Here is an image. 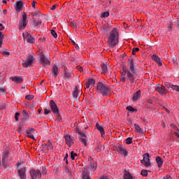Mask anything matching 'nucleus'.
I'll return each instance as SVG.
<instances>
[{
	"mask_svg": "<svg viewBox=\"0 0 179 179\" xmlns=\"http://www.w3.org/2000/svg\"><path fill=\"white\" fill-rule=\"evenodd\" d=\"M108 40V43L112 48H114L115 45H118L120 34L118 33L117 28H113V30L110 31Z\"/></svg>",
	"mask_w": 179,
	"mask_h": 179,
	"instance_id": "1",
	"label": "nucleus"
},
{
	"mask_svg": "<svg viewBox=\"0 0 179 179\" xmlns=\"http://www.w3.org/2000/svg\"><path fill=\"white\" fill-rule=\"evenodd\" d=\"M97 93H101L103 96H110L111 90H110V87L103 83H99L96 86Z\"/></svg>",
	"mask_w": 179,
	"mask_h": 179,
	"instance_id": "2",
	"label": "nucleus"
},
{
	"mask_svg": "<svg viewBox=\"0 0 179 179\" xmlns=\"http://www.w3.org/2000/svg\"><path fill=\"white\" fill-rule=\"evenodd\" d=\"M34 62V57L33 55H30L27 57L26 61L22 62L23 68H29V66H31L33 65V62Z\"/></svg>",
	"mask_w": 179,
	"mask_h": 179,
	"instance_id": "3",
	"label": "nucleus"
},
{
	"mask_svg": "<svg viewBox=\"0 0 179 179\" xmlns=\"http://www.w3.org/2000/svg\"><path fill=\"white\" fill-rule=\"evenodd\" d=\"M31 179H41V172L40 170L31 169L29 171Z\"/></svg>",
	"mask_w": 179,
	"mask_h": 179,
	"instance_id": "4",
	"label": "nucleus"
},
{
	"mask_svg": "<svg viewBox=\"0 0 179 179\" xmlns=\"http://www.w3.org/2000/svg\"><path fill=\"white\" fill-rule=\"evenodd\" d=\"M116 150L119 153V155H121L124 157H127V156H128V151H127L125 147H124L123 145H117L116 146Z\"/></svg>",
	"mask_w": 179,
	"mask_h": 179,
	"instance_id": "5",
	"label": "nucleus"
},
{
	"mask_svg": "<svg viewBox=\"0 0 179 179\" xmlns=\"http://www.w3.org/2000/svg\"><path fill=\"white\" fill-rule=\"evenodd\" d=\"M124 75H127L128 80L130 82L131 85L135 83V75L133 73L129 71V70L125 69H124Z\"/></svg>",
	"mask_w": 179,
	"mask_h": 179,
	"instance_id": "6",
	"label": "nucleus"
},
{
	"mask_svg": "<svg viewBox=\"0 0 179 179\" xmlns=\"http://www.w3.org/2000/svg\"><path fill=\"white\" fill-rule=\"evenodd\" d=\"M23 38L24 40H27V43H29V44H34L36 41V38L31 36L29 32H24L22 34Z\"/></svg>",
	"mask_w": 179,
	"mask_h": 179,
	"instance_id": "7",
	"label": "nucleus"
},
{
	"mask_svg": "<svg viewBox=\"0 0 179 179\" xmlns=\"http://www.w3.org/2000/svg\"><path fill=\"white\" fill-rule=\"evenodd\" d=\"M49 107H50V110L53 114H58L59 113V109H58V106L54 101V100H50L49 102Z\"/></svg>",
	"mask_w": 179,
	"mask_h": 179,
	"instance_id": "8",
	"label": "nucleus"
},
{
	"mask_svg": "<svg viewBox=\"0 0 179 179\" xmlns=\"http://www.w3.org/2000/svg\"><path fill=\"white\" fill-rule=\"evenodd\" d=\"M77 134H78V135H80V136H78L79 138V141H80L83 145H85V146H87V136H86V134H85V133L80 131V130H77Z\"/></svg>",
	"mask_w": 179,
	"mask_h": 179,
	"instance_id": "9",
	"label": "nucleus"
},
{
	"mask_svg": "<svg viewBox=\"0 0 179 179\" xmlns=\"http://www.w3.org/2000/svg\"><path fill=\"white\" fill-rule=\"evenodd\" d=\"M150 155L149 153H145L143 156V159L141 161V163L145 167H150Z\"/></svg>",
	"mask_w": 179,
	"mask_h": 179,
	"instance_id": "10",
	"label": "nucleus"
},
{
	"mask_svg": "<svg viewBox=\"0 0 179 179\" xmlns=\"http://www.w3.org/2000/svg\"><path fill=\"white\" fill-rule=\"evenodd\" d=\"M64 139L66 141V145L69 146V148H71L74 143H75V137L71 136V135H66L64 136Z\"/></svg>",
	"mask_w": 179,
	"mask_h": 179,
	"instance_id": "11",
	"label": "nucleus"
},
{
	"mask_svg": "<svg viewBox=\"0 0 179 179\" xmlns=\"http://www.w3.org/2000/svg\"><path fill=\"white\" fill-rule=\"evenodd\" d=\"M27 15L26 14V13H24L22 14V20L19 24L20 29H21L22 30H23V29H25L26 26H27Z\"/></svg>",
	"mask_w": 179,
	"mask_h": 179,
	"instance_id": "12",
	"label": "nucleus"
},
{
	"mask_svg": "<svg viewBox=\"0 0 179 179\" xmlns=\"http://www.w3.org/2000/svg\"><path fill=\"white\" fill-rule=\"evenodd\" d=\"M42 148L43 152H47L48 150H50L52 152V150L54 149V146H52V143L48 141L46 144L42 145Z\"/></svg>",
	"mask_w": 179,
	"mask_h": 179,
	"instance_id": "13",
	"label": "nucleus"
},
{
	"mask_svg": "<svg viewBox=\"0 0 179 179\" xmlns=\"http://www.w3.org/2000/svg\"><path fill=\"white\" fill-rule=\"evenodd\" d=\"M50 58L45 57L44 55H41L40 56V62L41 64H43V65H50Z\"/></svg>",
	"mask_w": 179,
	"mask_h": 179,
	"instance_id": "14",
	"label": "nucleus"
},
{
	"mask_svg": "<svg viewBox=\"0 0 179 179\" xmlns=\"http://www.w3.org/2000/svg\"><path fill=\"white\" fill-rule=\"evenodd\" d=\"M129 72L131 73H134V75H137L138 73V69L135 68V66L134 64V59H130L129 62Z\"/></svg>",
	"mask_w": 179,
	"mask_h": 179,
	"instance_id": "15",
	"label": "nucleus"
},
{
	"mask_svg": "<svg viewBox=\"0 0 179 179\" xmlns=\"http://www.w3.org/2000/svg\"><path fill=\"white\" fill-rule=\"evenodd\" d=\"M32 26L33 27H36V29H38L43 26V22L41 21V19H34L32 22Z\"/></svg>",
	"mask_w": 179,
	"mask_h": 179,
	"instance_id": "16",
	"label": "nucleus"
},
{
	"mask_svg": "<svg viewBox=\"0 0 179 179\" xmlns=\"http://www.w3.org/2000/svg\"><path fill=\"white\" fill-rule=\"evenodd\" d=\"M18 176L20 179H26V168L25 167L18 170Z\"/></svg>",
	"mask_w": 179,
	"mask_h": 179,
	"instance_id": "17",
	"label": "nucleus"
},
{
	"mask_svg": "<svg viewBox=\"0 0 179 179\" xmlns=\"http://www.w3.org/2000/svg\"><path fill=\"white\" fill-rule=\"evenodd\" d=\"M8 156H9V150H6L4 152H3V154L1 155V162L3 166H5V161L6 159H8Z\"/></svg>",
	"mask_w": 179,
	"mask_h": 179,
	"instance_id": "18",
	"label": "nucleus"
},
{
	"mask_svg": "<svg viewBox=\"0 0 179 179\" xmlns=\"http://www.w3.org/2000/svg\"><path fill=\"white\" fill-rule=\"evenodd\" d=\"M96 129H98V131H99V132L101 133V136L102 138H104L105 135H106V131H104V128L102 127L101 125H100L99 123L96 124Z\"/></svg>",
	"mask_w": 179,
	"mask_h": 179,
	"instance_id": "19",
	"label": "nucleus"
},
{
	"mask_svg": "<svg viewBox=\"0 0 179 179\" xmlns=\"http://www.w3.org/2000/svg\"><path fill=\"white\" fill-rule=\"evenodd\" d=\"M152 59H153V61H155L159 65V66H162V65H163L162 59H160V57H159V56L153 55L152 56Z\"/></svg>",
	"mask_w": 179,
	"mask_h": 179,
	"instance_id": "20",
	"label": "nucleus"
},
{
	"mask_svg": "<svg viewBox=\"0 0 179 179\" xmlns=\"http://www.w3.org/2000/svg\"><path fill=\"white\" fill-rule=\"evenodd\" d=\"M155 90L159 93V94H164L166 93V90L164 89V87L159 85L157 87H155Z\"/></svg>",
	"mask_w": 179,
	"mask_h": 179,
	"instance_id": "21",
	"label": "nucleus"
},
{
	"mask_svg": "<svg viewBox=\"0 0 179 179\" xmlns=\"http://www.w3.org/2000/svg\"><path fill=\"white\" fill-rule=\"evenodd\" d=\"M10 79L15 83H22L23 82V78L22 76H14L11 77Z\"/></svg>",
	"mask_w": 179,
	"mask_h": 179,
	"instance_id": "22",
	"label": "nucleus"
},
{
	"mask_svg": "<svg viewBox=\"0 0 179 179\" xmlns=\"http://www.w3.org/2000/svg\"><path fill=\"white\" fill-rule=\"evenodd\" d=\"M52 73L55 78H57V76H58V66L55 64L53 65L52 68Z\"/></svg>",
	"mask_w": 179,
	"mask_h": 179,
	"instance_id": "23",
	"label": "nucleus"
},
{
	"mask_svg": "<svg viewBox=\"0 0 179 179\" xmlns=\"http://www.w3.org/2000/svg\"><path fill=\"white\" fill-rule=\"evenodd\" d=\"M23 1H18L15 6L16 12H20L23 8Z\"/></svg>",
	"mask_w": 179,
	"mask_h": 179,
	"instance_id": "24",
	"label": "nucleus"
},
{
	"mask_svg": "<svg viewBox=\"0 0 179 179\" xmlns=\"http://www.w3.org/2000/svg\"><path fill=\"white\" fill-rule=\"evenodd\" d=\"M141 99V90H138L136 93L134 94L132 100L133 101H136Z\"/></svg>",
	"mask_w": 179,
	"mask_h": 179,
	"instance_id": "25",
	"label": "nucleus"
},
{
	"mask_svg": "<svg viewBox=\"0 0 179 179\" xmlns=\"http://www.w3.org/2000/svg\"><path fill=\"white\" fill-rule=\"evenodd\" d=\"M22 115L23 117L22 120L24 121H27V120H29V118H30V115H29V113H27V111H26L25 110H22Z\"/></svg>",
	"mask_w": 179,
	"mask_h": 179,
	"instance_id": "26",
	"label": "nucleus"
},
{
	"mask_svg": "<svg viewBox=\"0 0 179 179\" xmlns=\"http://www.w3.org/2000/svg\"><path fill=\"white\" fill-rule=\"evenodd\" d=\"M156 162H157V164L159 169L162 168V166H163V159H162V157H157Z\"/></svg>",
	"mask_w": 179,
	"mask_h": 179,
	"instance_id": "27",
	"label": "nucleus"
},
{
	"mask_svg": "<svg viewBox=\"0 0 179 179\" xmlns=\"http://www.w3.org/2000/svg\"><path fill=\"white\" fill-rule=\"evenodd\" d=\"M78 94H79V88L78 87V85H76L75 88H74V90L73 92V99H78Z\"/></svg>",
	"mask_w": 179,
	"mask_h": 179,
	"instance_id": "28",
	"label": "nucleus"
},
{
	"mask_svg": "<svg viewBox=\"0 0 179 179\" xmlns=\"http://www.w3.org/2000/svg\"><path fill=\"white\" fill-rule=\"evenodd\" d=\"M134 125L135 131L138 132V134H143V129H142V128H141V127L138 125V124H134Z\"/></svg>",
	"mask_w": 179,
	"mask_h": 179,
	"instance_id": "29",
	"label": "nucleus"
},
{
	"mask_svg": "<svg viewBox=\"0 0 179 179\" xmlns=\"http://www.w3.org/2000/svg\"><path fill=\"white\" fill-rule=\"evenodd\" d=\"M83 179H91L90 176H89V173L86 171H83L82 173Z\"/></svg>",
	"mask_w": 179,
	"mask_h": 179,
	"instance_id": "30",
	"label": "nucleus"
},
{
	"mask_svg": "<svg viewBox=\"0 0 179 179\" xmlns=\"http://www.w3.org/2000/svg\"><path fill=\"white\" fill-rule=\"evenodd\" d=\"M126 110H127V111H129V113H134L138 111V110H136V108H134V107L129 106L126 108Z\"/></svg>",
	"mask_w": 179,
	"mask_h": 179,
	"instance_id": "31",
	"label": "nucleus"
},
{
	"mask_svg": "<svg viewBox=\"0 0 179 179\" xmlns=\"http://www.w3.org/2000/svg\"><path fill=\"white\" fill-rule=\"evenodd\" d=\"M101 71L103 73H107V72L108 71V69L107 68V65L103 64L101 65Z\"/></svg>",
	"mask_w": 179,
	"mask_h": 179,
	"instance_id": "32",
	"label": "nucleus"
},
{
	"mask_svg": "<svg viewBox=\"0 0 179 179\" xmlns=\"http://www.w3.org/2000/svg\"><path fill=\"white\" fill-rule=\"evenodd\" d=\"M108 16H110V12L106 11L101 14V17L102 19H106V17H108Z\"/></svg>",
	"mask_w": 179,
	"mask_h": 179,
	"instance_id": "33",
	"label": "nucleus"
},
{
	"mask_svg": "<svg viewBox=\"0 0 179 179\" xmlns=\"http://www.w3.org/2000/svg\"><path fill=\"white\" fill-rule=\"evenodd\" d=\"M56 115V120L58 122H62V117H61V115H59V112H58V114H55Z\"/></svg>",
	"mask_w": 179,
	"mask_h": 179,
	"instance_id": "34",
	"label": "nucleus"
},
{
	"mask_svg": "<svg viewBox=\"0 0 179 179\" xmlns=\"http://www.w3.org/2000/svg\"><path fill=\"white\" fill-rule=\"evenodd\" d=\"M87 83L91 85V86H94V85L96 84V80H94V79L91 78L89 79Z\"/></svg>",
	"mask_w": 179,
	"mask_h": 179,
	"instance_id": "35",
	"label": "nucleus"
},
{
	"mask_svg": "<svg viewBox=\"0 0 179 179\" xmlns=\"http://www.w3.org/2000/svg\"><path fill=\"white\" fill-rule=\"evenodd\" d=\"M2 43H3V35L0 31V48H2Z\"/></svg>",
	"mask_w": 179,
	"mask_h": 179,
	"instance_id": "36",
	"label": "nucleus"
},
{
	"mask_svg": "<svg viewBox=\"0 0 179 179\" xmlns=\"http://www.w3.org/2000/svg\"><path fill=\"white\" fill-rule=\"evenodd\" d=\"M75 157H78V154L73 152V151L71 152V159L72 160H75Z\"/></svg>",
	"mask_w": 179,
	"mask_h": 179,
	"instance_id": "37",
	"label": "nucleus"
},
{
	"mask_svg": "<svg viewBox=\"0 0 179 179\" xmlns=\"http://www.w3.org/2000/svg\"><path fill=\"white\" fill-rule=\"evenodd\" d=\"M64 76L67 80H69V79H71V73H68V71L64 72Z\"/></svg>",
	"mask_w": 179,
	"mask_h": 179,
	"instance_id": "38",
	"label": "nucleus"
},
{
	"mask_svg": "<svg viewBox=\"0 0 179 179\" xmlns=\"http://www.w3.org/2000/svg\"><path fill=\"white\" fill-rule=\"evenodd\" d=\"M41 176H46L47 174V168L45 166L42 167Z\"/></svg>",
	"mask_w": 179,
	"mask_h": 179,
	"instance_id": "39",
	"label": "nucleus"
},
{
	"mask_svg": "<svg viewBox=\"0 0 179 179\" xmlns=\"http://www.w3.org/2000/svg\"><path fill=\"white\" fill-rule=\"evenodd\" d=\"M141 176H143V177H148V171L143 169L141 171Z\"/></svg>",
	"mask_w": 179,
	"mask_h": 179,
	"instance_id": "40",
	"label": "nucleus"
},
{
	"mask_svg": "<svg viewBox=\"0 0 179 179\" xmlns=\"http://www.w3.org/2000/svg\"><path fill=\"white\" fill-rule=\"evenodd\" d=\"M50 32H51L52 36H53V37H54L55 38H57V37H58V34H57V32L55 31V30L52 29V30L50 31Z\"/></svg>",
	"mask_w": 179,
	"mask_h": 179,
	"instance_id": "41",
	"label": "nucleus"
},
{
	"mask_svg": "<svg viewBox=\"0 0 179 179\" xmlns=\"http://www.w3.org/2000/svg\"><path fill=\"white\" fill-rule=\"evenodd\" d=\"M124 179H132V176L130 173H125L124 176Z\"/></svg>",
	"mask_w": 179,
	"mask_h": 179,
	"instance_id": "42",
	"label": "nucleus"
},
{
	"mask_svg": "<svg viewBox=\"0 0 179 179\" xmlns=\"http://www.w3.org/2000/svg\"><path fill=\"white\" fill-rule=\"evenodd\" d=\"M126 143H127V145H131V143H132V138L128 137L126 139Z\"/></svg>",
	"mask_w": 179,
	"mask_h": 179,
	"instance_id": "43",
	"label": "nucleus"
},
{
	"mask_svg": "<svg viewBox=\"0 0 179 179\" xmlns=\"http://www.w3.org/2000/svg\"><path fill=\"white\" fill-rule=\"evenodd\" d=\"M19 117H20V113L16 112L15 114V121H19Z\"/></svg>",
	"mask_w": 179,
	"mask_h": 179,
	"instance_id": "44",
	"label": "nucleus"
},
{
	"mask_svg": "<svg viewBox=\"0 0 179 179\" xmlns=\"http://www.w3.org/2000/svg\"><path fill=\"white\" fill-rule=\"evenodd\" d=\"M25 99L27 100H33V99H34V96L31 94H28L25 96Z\"/></svg>",
	"mask_w": 179,
	"mask_h": 179,
	"instance_id": "45",
	"label": "nucleus"
},
{
	"mask_svg": "<svg viewBox=\"0 0 179 179\" xmlns=\"http://www.w3.org/2000/svg\"><path fill=\"white\" fill-rule=\"evenodd\" d=\"M172 90H175V92H179V86L178 85H172Z\"/></svg>",
	"mask_w": 179,
	"mask_h": 179,
	"instance_id": "46",
	"label": "nucleus"
},
{
	"mask_svg": "<svg viewBox=\"0 0 179 179\" xmlns=\"http://www.w3.org/2000/svg\"><path fill=\"white\" fill-rule=\"evenodd\" d=\"M165 86H166V87H167V89H172L173 84H171L170 83H166Z\"/></svg>",
	"mask_w": 179,
	"mask_h": 179,
	"instance_id": "47",
	"label": "nucleus"
},
{
	"mask_svg": "<svg viewBox=\"0 0 179 179\" xmlns=\"http://www.w3.org/2000/svg\"><path fill=\"white\" fill-rule=\"evenodd\" d=\"M138 51H139V48H134L132 50V55H135Z\"/></svg>",
	"mask_w": 179,
	"mask_h": 179,
	"instance_id": "48",
	"label": "nucleus"
},
{
	"mask_svg": "<svg viewBox=\"0 0 179 179\" xmlns=\"http://www.w3.org/2000/svg\"><path fill=\"white\" fill-rule=\"evenodd\" d=\"M1 54L2 55H3V57H8V55H10L9 52H6V51H2Z\"/></svg>",
	"mask_w": 179,
	"mask_h": 179,
	"instance_id": "49",
	"label": "nucleus"
},
{
	"mask_svg": "<svg viewBox=\"0 0 179 179\" xmlns=\"http://www.w3.org/2000/svg\"><path fill=\"white\" fill-rule=\"evenodd\" d=\"M34 132V129H29L27 131V134L28 135H30V134H33Z\"/></svg>",
	"mask_w": 179,
	"mask_h": 179,
	"instance_id": "50",
	"label": "nucleus"
},
{
	"mask_svg": "<svg viewBox=\"0 0 179 179\" xmlns=\"http://www.w3.org/2000/svg\"><path fill=\"white\" fill-rule=\"evenodd\" d=\"M171 127H172V128H173V129H175V131H179L178 127H177V126H176V124H171Z\"/></svg>",
	"mask_w": 179,
	"mask_h": 179,
	"instance_id": "51",
	"label": "nucleus"
},
{
	"mask_svg": "<svg viewBox=\"0 0 179 179\" xmlns=\"http://www.w3.org/2000/svg\"><path fill=\"white\" fill-rule=\"evenodd\" d=\"M50 113H51V110H48L47 108L45 109V112H44L45 115L50 114Z\"/></svg>",
	"mask_w": 179,
	"mask_h": 179,
	"instance_id": "52",
	"label": "nucleus"
},
{
	"mask_svg": "<svg viewBox=\"0 0 179 179\" xmlns=\"http://www.w3.org/2000/svg\"><path fill=\"white\" fill-rule=\"evenodd\" d=\"M6 108V105L5 103L0 105V110H5Z\"/></svg>",
	"mask_w": 179,
	"mask_h": 179,
	"instance_id": "53",
	"label": "nucleus"
},
{
	"mask_svg": "<svg viewBox=\"0 0 179 179\" xmlns=\"http://www.w3.org/2000/svg\"><path fill=\"white\" fill-rule=\"evenodd\" d=\"M126 80H127V78L122 77V76L121 77L120 81H121L122 83H125Z\"/></svg>",
	"mask_w": 179,
	"mask_h": 179,
	"instance_id": "54",
	"label": "nucleus"
},
{
	"mask_svg": "<svg viewBox=\"0 0 179 179\" xmlns=\"http://www.w3.org/2000/svg\"><path fill=\"white\" fill-rule=\"evenodd\" d=\"M91 167H92V169H94V170H96V169H97V164L94 163L91 165Z\"/></svg>",
	"mask_w": 179,
	"mask_h": 179,
	"instance_id": "55",
	"label": "nucleus"
},
{
	"mask_svg": "<svg viewBox=\"0 0 179 179\" xmlns=\"http://www.w3.org/2000/svg\"><path fill=\"white\" fill-rule=\"evenodd\" d=\"M57 8V4H55L50 8V10H55V8Z\"/></svg>",
	"mask_w": 179,
	"mask_h": 179,
	"instance_id": "56",
	"label": "nucleus"
},
{
	"mask_svg": "<svg viewBox=\"0 0 179 179\" xmlns=\"http://www.w3.org/2000/svg\"><path fill=\"white\" fill-rule=\"evenodd\" d=\"M36 3H37V1H33V3H32V8H36Z\"/></svg>",
	"mask_w": 179,
	"mask_h": 179,
	"instance_id": "57",
	"label": "nucleus"
},
{
	"mask_svg": "<svg viewBox=\"0 0 179 179\" xmlns=\"http://www.w3.org/2000/svg\"><path fill=\"white\" fill-rule=\"evenodd\" d=\"M173 134L175 135V136H177V138H178L179 139V133L177 131H174Z\"/></svg>",
	"mask_w": 179,
	"mask_h": 179,
	"instance_id": "58",
	"label": "nucleus"
},
{
	"mask_svg": "<svg viewBox=\"0 0 179 179\" xmlns=\"http://www.w3.org/2000/svg\"><path fill=\"white\" fill-rule=\"evenodd\" d=\"M28 138H31V139H34V135L30 134L28 135Z\"/></svg>",
	"mask_w": 179,
	"mask_h": 179,
	"instance_id": "59",
	"label": "nucleus"
},
{
	"mask_svg": "<svg viewBox=\"0 0 179 179\" xmlns=\"http://www.w3.org/2000/svg\"><path fill=\"white\" fill-rule=\"evenodd\" d=\"M5 29V27L2 25V24H0V30H4Z\"/></svg>",
	"mask_w": 179,
	"mask_h": 179,
	"instance_id": "60",
	"label": "nucleus"
},
{
	"mask_svg": "<svg viewBox=\"0 0 179 179\" xmlns=\"http://www.w3.org/2000/svg\"><path fill=\"white\" fill-rule=\"evenodd\" d=\"M90 86L91 85L87 82V83H86V89H90Z\"/></svg>",
	"mask_w": 179,
	"mask_h": 179,
	"instance_id": "61",
	"label": "nucleus"
},
{
	"mask_svg": "<svg viewBox=\"0 0 179 179\" xmlns=\"http://www.w3.org/2000/svg\"><path fill=\"white\" fill-rule=\"evenodd\" d=\"M78 69L80 72H83V67H78Z\"/></svg>",
	"mask_w": 179,
	"mask_h": 179,
	"instance_id": "62",
	"label": "nucleus"
},
{
	"mask_svg": "<svg viewBox=\"0 0 179 179\" xmlns=\"http://www.w3.org/2000/svg\"><path fill=\"white\" fill-rule=\"evenodd\" d=\"M0 92L1 93H5V89L0 87Z\"/></svg>",
	"mask_w": 179,
	"mask_h": 179,
	"instance_id": "63",
	"label": "nucleus"
},
{
	"mask_svg": "<svg viewBox=\"0 0 179 179\" xmlns=\"http://www.w3.org/2000/svg\"><path fill=\"white\" fill-rule=\"evenodd\" d=\"M32 16H38V13L35 12L32 14Z\"/></svg>",
	"mask_w": 179,
	"mask_h": 179,
	"instance_id": "64",
	"label": "nucleus"
}]
</instances>
